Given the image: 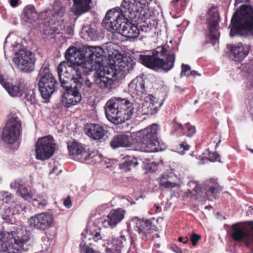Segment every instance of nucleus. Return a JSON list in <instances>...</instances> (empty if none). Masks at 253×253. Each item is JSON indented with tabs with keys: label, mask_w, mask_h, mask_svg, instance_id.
Returning <instances> with one entry per match:
<instances>
[{
	"label": "nucleus",
	"mask_w": 253,
	"mask_h": 253,
	"mask_svg": "<svg viewBox=\"0 0 253 253\" xmlns=\"http://www.w3.org/2000/svg\"><path fill=\"white\" fill-rule=\"evenodd\" d=\"M126 98L113 97L104 108L107 119L114 124H121L129 120L135 112V106Z\"/></svg>",
	"instance_id": "f257e3e1"
},
{
	"label": "nucleus",
	"mask_w": 253,
	"mask_h": 253,
	"mask_svg": "<svg viewBox=\"0 0 253 253\" xmlns=\"http://www.w3.org/2000/svg\"><path fill=\"white\" fill-rule=\"evenodd\" d=\"M86 67L84 64H75L72 62H63L60 63L57 68V73L62 86L66 90L71 87L70 82L76 84L75 86L82 87L84 80L82 72H90L91 66L88 64Z\"/></svg>",
	"instance_id": "f03ea898"
},
{
	"label": "nucleus",
	"mask_w": 253,
	"mask_h": 253,
	"mask_svg": "<svg viewBox=\"0 0 253 253\" xmlns=\"http://www.w3.org/2000/svg\"><path fill=\"white\" fill-rule=\"evenodd\" d=\"M175 58L173 53H168L165 47L162 46L158 47L152 55H140L139 60L149 68L155 70L161 69L168 72L173 68Z\"/></svg>",
	"instance_id": "7ed1b4c3"
},
{
	"label": "nucleus",
	"mask_w": 253,
	"mask_h": 253,
	"mask_svg": "<svg viewBox=\"0 0 253 253\" xmlns=\"http://www.w3.org/2000/svg\"><path fill=\"white\" fill-rule=\"evenodd\" d=\"M230 28V36H242V31L252 32L253 30V7L249 4L240 6L233 15Z\"/></svg>",
	"instance_id": "20e7f679"
},
{
	"label": "nucleus",
	"mask_w": 253,
	"mask_h": 253,
	"mask_svg": "<svg viewBox=\"0 0 253 253\" xmlns=\"http://www.w3.org/2000/svg\"><path fill=\"white\" fill-rule=\"evenodd\" d=\"M38 85L42 98L48 100L56 88L57 82L50 73L49 65L44 63L40 69L38 76Z\"/></svg>",
	"instance_id": "39448f33"
},
{
	"label": "nucleus",
	"mask_w": 253,
	"mask_h": 253,
	"mask_svg": "<svg viewBox=\"0 0 253 253\" xmlns=\"http://www.w3.org/2000/svg\"><path fill=\"white\" fill-rule=\"evenodd\" d=\"M2 226H0V241L4 252L8 253H18L24 250V245L29 241L28 236L20 237L13 232H5L2 230Z\"/></svg>",
	"instance_id": "423d86ee"
},
{
	"label": "nucleus",
	"mask_w": 253,
	"mask_h": 253,
	"mask_svg": "<svg viewBox=\"0 0 253 253\" xmlns=\"http://www.w3.org/2000/svg\"><path fill=\"white\" fill-rule=\"evenodd\" d=\"M21 133V123L16 117H10L3 127L1 138L10 148L17 149V141Z\"/></svg>",
	"instance_id": "0eeeda50"
},
{
	"label": "nucleus",
	"mask_w": 253,
	"mask_h": 253,
	"mask_svg": "<svg viewBox=\"0 0 253 253\" xmlns=\"http://www.w3.org/2000/svg\"><path fill=\"white\" fill-rule=\"evenodd\" d=\"M119 8L122 14L131 19L145 17L148 12V5L143 0H123Z\"/></svg>",
	"instance_id": "6e6552de"
},
{
	"label": "nucleus",
	"mask_w": 253,
	"mask_h": 253,
	"mask_svg": "<svg viewBox=\"0 0 253 253\" xmlns=\"http://www.w3.org/2000/svg\"><path fill=\"white\" fill-rule=\"evenodd\" d=\"M56 147L51 136L39 138L36 144V158L40 160L49 159L54 154Z\"/></svg>",
	"instance_id": "1a4fd4ad"
},
{
	"label": "nucleus",
	"mask_w": 253,
	"mask_h": 253,
	"mask_svg": "<svg viewBox=\"0 0 253 253\" xmlns=\"http://www.w3.org/2000/svg\"><path fill=\"white\" fill-rule=\"evenodd\" d=\"M13 61L18 68L23 72L30 73L34 70L36 61L35 55L26 48L15 51V57Z\"/></svg>",
	"instance_id": "9d476101"
},
{
	"label": "nucleus",
	"mask_w": 253,
	"mask_h": 253,
	"mask_svg": "<svg viewBox=\"0 0 253 253\" xmlns=\"http://www.w3.org/2000/svg\"><path fill=\"white\" fill-rule=\"evenodd\" d=\"M126 17L121 13L119 7H115L107 12L102 24L107 31L115 33L120 29L122 21Z\"/></svg>",
	"instance_id": "9b49d317"
},
{
	"label": "nucleus",
	"mask_w": 253,
	"mask_h": 253,
	"mask_svg": "<svg viewBox=\"0 0 253 253\" xmlns=\"http://www.w3.org/2000/svg\"><path fill=\"white\" fill-rule=\"evenodd\" d=\"M29 226L35 229L45 230L54 226V216L50 212H43L36 214L28 219Z\"/></svg>",
	"instance_id": "f8f14e48"
},
{
	"label": "nucleus",
	"mask_w": 253,
	"mask_h": 253,
	"mask_svg": "<svg viewBox=\"0 0 253 253\" xmlns=\"http://www.w3.org/2000/svg\"><path fill=\"white\" fill-rule=\"evenodd\" d=\"M86 59L84 64L88 67V64L91 66L90 72L96 70L102 65L104 58V50L99 46H86Z\"/></svg>",
	"instance_id": "ddd939ff"
},
{
	"label": "nucleus",
	"mask_w": 253,
	"mask_h": 253,
	"mask_svg": "<svg viewBox=\"0 0 253 253\" xmlns=\"http://www.w3.org/2000/svg\"><path fill=\"white\" fill-rule=\"evenodd\" d=\"M145 103L141 106L139 105L136 108L137 105L135 106V112L137 115H154L158 111L163 103L152 94H148L145 97Z\"/></svg>",
	"instance_id": "4468645a"
},
{
	"label": "nucleus",
	"mask_w": 253,
	"mask_h": 253,
	"mask_svg": "<svg viewBox=\"0 0 253 253\" xmlns=\"http://www.w3.org/2000/svg\"><path fill=\"white\" fill-rule=\"evenodd\" d=\"M135 62L129 57H123L120 60L117 59L112 65L114 70L113 76H116L120 78L124 77L135 65Z\"/></svg>",
	"instance_id": "2eb2a0df"
},
{
	"label": "nucleus",
	"mask_w": 253,
	"mask_h": 253,
	"mask_svg": "<svg viewBox=\"0 0 253 253\" xmlns=\"http://www.w3.org/2000/svg\"><path fill=\"white\" fill-rule=\"evenodd\" d=\"M86 47L78 48L75 46L70 47L66 51L65 56L66 62H72L75 64H84L86 59Z\"/></svg>",
	"instance_id": "dca6fc26"
},
{
	"label": "nucleus",
	"mask_w": 253,
	"mask_h": 253,
	"mask_svg": "<svg viewBox=\"0 0 253 253\" xmlns=\"http://www.w3.org/2000/svg\"><path fill=\"white\" fill-rule=\"evenodd\" d=\"M68 148L70 155L81 162L87 160L90 157V154L81 143L73 142L68 145Z\"/></svg>",
	"instance_id": "f3484780"
},
{
	"label": "nucleus",
	"mask_w": 253,
	"mask_h": 253,
	"mask_svg": "<svg viewBox=\"0 0 253 253\" xmlns=\"http://www.w3.org/2000/svg\"><path fill=\"white\" fill-rule=\"evenodd\" d=\"M81 87L75 86L73 88H70L68 92L64 93L62 98V104L66 107H70L76 105L82 100V96L79 92Z\"/></svg>",
	"instance_id": "a211bd4d"
},
{
	"label": "nucleus",
	"mask_w": 253,
	"mask_h": 253,
	"mask_svg": "<svg viewBox=\"0 0 253 253\" xmlns=\"http://www.w3.org/2000/svg\"><path fill=\"white\" fill-rule=\"evenodd\" d=\"M127 17H126L122 21L120 29L117 32V33H121L123 36L129 38L134 39L139 36L140 34L139 29L137 26L131 23L127 20Z\"/></svg>",
	"instance_id": "6ab92c4d"
},
{
	"label": "nucleus",
	"mask_w": 253,
	"mask_h": 253,
	"mask_svg": "<svg viewBox=\"0 0 253 253\" xmlns=\"http://www.w3.org/2000/svg\"><path fill=\"white\" fill-rule=\"evenodd\" d=\"M227 46L231 52V58L236 62H241L248 55L250 50L249 46L242 43L228 44Z\"/></svg>",
	"instance_id": "aec40b11"
},
{
	"label": "nucleus",
	"mask_w": 253,
	"mask_h": 253,
	"mask_svg": "<svg viewBox=\"0 0 253 253\" xmlns=\"http://www.w3.org/2000/svg\"><path fill=\"white\" fill-rule=\"evenodd\" d=\"M125 212L122 209L112 210L107 216L106 219L102 222L103 226L105 227H114L124 218Z\"/></svg>",
	"instance_id": "412c9836"
},
{
	"label": "nucleus",
	"mask_w": 253,
	"mask_h": 253,
	"mask_svg": "<svg viewBox=\"0 0 253 253\" xmlns=\"http://www.w3.org/2000/svg\"><path fill=\"white\" fill-rule=\"evenodd\" d=\"M137 232L140 238L143 240H148L152 239L151 234L154 229L151 222L148 219L139 220L136 223Z\"/></svg>",
	"instance_id": "4be33fe9"
},
{
	"label": "nucleus",
	"mask_w": 253,
	"mask_h": 253,
	"mask_svg": "<svg viewBox=\"0 0 253 253\" xmlns=\"http://www.w3.org/2000/svg\"><path fill=\"white\" fill-rule=\"evenodd\" d=\"M85 133L94 140H100L104 137L105 130L103 127L96 124H86L84 127Z\"/></svg>",
	"instance_id": "5701e85b"
},
{
	"label": "nucleus",
	"mask_w": 253,
	"mask_h": 253,
	"mask_svg": "<svg viewBox=\"0 0 253 253\" xmlns=\"http://www.w3.org/2000/svg\"><path fill=\"white\" fill-rule=\"evenodd\" d=\"M219 14L217 12H214L213 17L209 20V39L211 40V43L214 45L217 42L219 37L218 32Z\"/></svg>",
	"instance_id": "b1692460"
},
{
	"label": "nucleus",
	"mask_w": 253,
	"mask_h": 253,
	"mask_svg": "<svg viewBox=\"0 0 253 253\" xmlns=\"http://www.w3.org/2000/svg\"><path fill=\"white\" fill-rule=\"evenodd\" d=\"M4 88L11 97H16L24 94L26 86L22 80H19L14 84H5Z\"/></svg>",
	"instance_id": "393cba45"
},
{
	"label": "nucleus",
	"mask_w": 253,
	"mask_h": 253,
	"mask_svg": "<svg viewBox=\"0 0 253 253\" xmlns=\"http://www.w3.org/2000/svg\"><path fill=\"white\" fill-rule=\"evenodd\" d=\"M160 130L159 125L154 124L138 132L139 136L141 137L142 141H147L158 139L157 134Z\"/></svg>",
	"instance_id": "a878e982"
},
{
	"label": "nucleus",
	"mask_w": 253,
	"mask_h": 253,
	"mask_svg": "<svg viewBox=\"0 0 253 253\" xmlns=\"http://www.w3.org/2000/svg\"><path fill=\"white\" fill-rule=\"evenodd\" d=\"M128 91L132 94L141 95L145 91V84L141 78L133 79L128 86Z\"/></svg>",
	"instance_id": "bb28decb"
},
{
	"label": "nucleus",
	"mask_w": 253,
	"mask_h": 253,
	"mask_svg": "<svg viewBox=\"0 0 253 253\" xmlns=\"http://www.w3.org/2000/svg\"><path fill=\"white\" fill-rule=\"evenodd\" d=\"M72 11L76 15H81L90 9L89 4L91 0H73Z\"/></svg>",
	"instance_id": "cd10ccee"
},
{
	"label": "nucleus",
	"mask_w": 253,
	"mask_h": 253,
	"mask_svg": "<svg viewBox=\"0 0 253 253\" xmlns=\"http://www.w3.org/2000/svg\"><path fill=\"white\" fill-rule=\"evenodd\" d=\"M130 142L128 136L126 134L117 135L110 142V146L113 149L119 147H127L129 146Z\"/></svg>",
	"instance_id": "c85d7f7f"
},
{
	"label": "nucleus",
	"mask_w": 253,
	"mask_h": 253,
	"mask_svg": "<svg viewBox=\"0 0 253 253\" xmlns=\"http://www.w3.org/2000/svg\"><path fill=\"white\" fill-rule=\"evenodd\" d=\"M12 211L11 214H3L2 218L11 223L15 222V218L13 217L15 214L21 213L26 209V206L20 204H14L10 206Z\"/></svg>",
	"instance_id": "c756f323"
},
{
	"label": "nucleus",
	"mask_w": 253,
	"mask_h": 253,
	"mask_svg": "<svg viewBox=\"0 0 253 253\" xmlns=\"http://www.w3.org/2000/svg\"><path fill=\"white\" fill-rule=\"evenodd\" d=\"M24 18L27 22L31 23L35 21L38 18V14L36 11L35 7L32 5L27 6L24 10Z\"/></svg>",
	"instance_id": "7c9ffc66"
},
{
	"label": "nucleus",
	"mask_w": 253,
	"mask_h": 253,
	"mask_svg": "<svg viewBox=\"0 0 253 253\" xmlns=\"http://www.w3.org/2000/svg\"><path fill=\"white\" fill-rule=\"evenodd\" d=\"M159 185L161 187L167 189H172L177 185L170 179V176L167 173H164L159 178Z\"/></svg>",
	"instance_id": "2f4dec72"
},
{
	"label": "nucleus",
	"mask_w": 253,
	"mask_h": 253,
	"mask_svg": "<svg viewBox=\"0 0 253 253\" xmlns=\"http://www.w3.org/2000/svg\"><path fill=\"white\" fill-rule=\"evenodd\" d=\"M96 85L101 88H109L112 83V80L109 77L98 75L95 80Z\"/></svg>",
	"instance_id": "473e14b6"
},
{
	"label": "nucleus",
	"mask_w": 253,
	"mask_h": 253,
	"mask_svg": "<svg viewBox=\"0 0 253 253\" xmlns=\"http://www.w3.org/2000/svg\"><path fill=\"white\" fill-rule=\"evenodd\" d=\"M144 145V150L146 152H157L159 149L157 148L158 139L142 141Z\"/></svg>",
	"instance_id": "72a5a7b5"
},
{
	"label": "nucleus",
	"mask_w": 253,
	"mask_h": 253,
	"mask_svg": "<svg viewBox=\"0 0 253 253\" xmlns=\"http://www.w3.org/2000/svg\"><path fill=\"white\" fill-rule=\"evenodd\" d=\"M206 185L207 188H209L208 192L211 194H216L221 190V188L218 184L216 179L211 178L206 182Z\"/></svg>",
	"instance_id": "f704fd0d"
},
{
	"label": "nucleus",
	"mask_w": 253,
	"mask_h": 253,
	"mask_svg": "<svg viewBox=\"0 0 253 253\" xmlns=\"http://www.w3.org/2000/svg\"><path fill=\"white\" fill-rule=\"evenodd\" d=\"M138 164L136 159L128 158L124 162L121 163L120 165V168L121 169H124L125 171L129 170L131 167H135Z\"/></svg>",
	"instance_id": "c9c22d12"
},
{
	"label": "nucleus",
	"mask_w": 253,
	"mask_h": 253,
	"mask_svg": "<svg viewBox=\"0 0 253 253\" xmlns=\"http://www.w3.org/2000/svg\"><path fill=\"white\" fill-rule=\"evenodd\" d=\"M84 237V240L82 241L80 245V248L82 252L84 253H100L98 251L94 250L92 248L88 247L91 245V243H87L86 237Z\"/></svg>",
	"instance_id": "e433bc0d"
},
{
	"label": "nucleus",
	"mask_w": 253,
	"mask_h": 253,
	"mask_svg": "<svg viewBox=\"0 0 253 253\" xmlns=\"http://www.w3.org/2000/svg\"><path fill=\"white\" fill-rule=\"evenodd\" d=\"M125 234H127L126 231H125V233L122 232L119 237L113 238L112 240V244L113 245L118 247L119 248L123 247L126 242Z\"/></svg>",
	"instance_id": "4c0bfd02"
},
{
	"label": "nucleus",
	"mask_w": 253,
	"mask_h": 253,
	"mask_svg": "<svg viewBox=\"0 0 253 253\" xmlns=\"http://www.w3.org/2000/svg\"><path fill=\"white\" fill-rule=\"evenodd\" d=\"M177 125L184 131V133L188 137H191L196 132L195 127L189 123L186 124L184 126H182L180 124H178Z\"/></svg>",
	"instance_id": "58836bf2"
},
{
	"label": "nucleus",
	"mask_w": 253,
	"mask_h": 253,
	"mask_svg": "<svg viewBox=\"0 0 253 253\" xmlns=\"http://www.w3.org/2000/svg\"><path fill=\"white\" fill-rule=\"evenodd\" d=\"M20 196L25 200H29L34 197L35 191L33 190L29 191L27 188L23 187L22 185L18 190Z\"/></svg>",
	"instance_id": "ea45409f"
},
{
	"label": "nucleus",
	"mask_w": 253,
	"mask_h": 253,
	"mask_svg": "<svg viewBox=\"0 0 253 253\" xmlns=\"http://www.w3.org/2000/svg\"><path fill=\"white\" fill-rule=\"evenodd\" d=\"M87 236L86 237V241L87 243H90V241L91 239H93L94 241L96 242L98 240L101 239L100 234L99 232L95 233V235H93L91 234L90 232L88 231H85L84 233H83L82 234V241L84 240V237Z\"/></svg>",
	"instance_id": "a19ab883"
},
{
	"label": "nucleus",
	"mask_w": 253,
	"mask_h": 253,
	"mask_svg": "<svg viewBox=\"0 0 253 253\" xmlns=\"http://www.w3.org/2000/svg\"><path fill=\"white\" fill-rule=\"evenodd\" d=\"M32 204L34 207H36L38 208H43L46 206L47 204V197L41 198L38 197V198H35L33 200Z\"/></svg>",
	"instance_id": "79ce46f5"
},
{
	"label": "nucleus",
	"mask_w": 253,
	"mask_h": 253,
	"mask_svg": "<svg viewBox=\"0 0 253 253\" xmlns=\"http://www.w3.org/2000/svg\"><path fill=\"white\" fill-rule=\"evenodd\" d=\"M24 94H25L24 98L30 104H31L36 102L35 92L33 89H28L26 87Z\"/></svg>",
	"instance_id": "37998d69"
},
{
	"label": "nucleus",
	"mask_w": 253,
	"mask_h": 253,
	"mask_svg": "<svg viewBox=\"0 0 253 253\" xmlns=\"http://www.w3.org/2000/svg\"><path fill=\"white\" fill-rule=\"evenodd\" d=\"M0 197L3 202L7 204L12 203L14 201V199L13 195L7 192H0Z\"/></svg>",
	"instance_id": "c03bdc74"
},
{
	"label": "nucleus",
	"mask_w": 253,
	"mask_h": 253,
	"mask_svg": "<svg viewBox=\"0 0 253 253\" xmlns=\"http://www.w3.org/2000/svg\"><path fill=\"white\" fill-rule=\"evenodd\" d=\"M208 156L211 162H220V156L216 152L209 153Z\"/></svg>",
	"instance_id": "a18cd8bd"
},
{
	"label": "nucleus",
	"mask_w": 253,
	"mask_h": 253,
	"mask_svg": "<svg viewBox=\"0 0 253 253\" xmlns=\"http://www.w3.org/2000/svg\"><path fill=\"white\" fill-rule=\"evenodd\" d=\"M181 76H187V77H189V73L188 74H187L186 73L188 72V71H190V67L187 65V64H182V66H181Z\"/></svg>",
	"instance_id": "49530a36"
},
{
	"label": "nucleus",
	"mask_w": 253,
	"mask_h": 253,
	"mask_svg": "<svg viewBox=\"0 0 253 253\" xmlns=\"http://www.w3.org/2000/svg\"><path fill=\"white\" fill-rule=\"evenodd\" d=\"M84 30L87 33V36L90 39H92L94 37L95 31L93 29L90 28V27L86 26L84 27Z\"/></svg>",
	"instance_id": "de8ad7c7"
},
{
	"label": "nucleus",
	"mask_w": 253,
	"mask_h": 253,
	"mask_svg": "<svg viewBox=\"0 0 253 253\" xmlns=\"http://www.w3.org/2000/svg\"><path fill=\"white\" fill-rule=\"evenodd\" d=\"M83 86L84 87L86 88V91H88L91 89L93 88V87L94 86V84L93 83L91 82L89 79H86L84 82V84L82 85V86Z\"/></svg>",
	"instance_id": "09e8293b"
},
{
	"label": "nucleus",
	"mask_w": 253,
	"mask_h": 253,
	"mask_svg": "<svg viewBox=\"0 0 253 253\" xmlns=\"http://www.w3.org/2000/svg\"><path fill=\"white\" fill-rule=\"evenodd\" d=\"M201 236L195 233L192 234L190 237V239L192 242V244L193 246H195L197 243V242L200 239Z\"/></svg>",
	"instance_id": "8fccbe9b"
},
{
	"label": "nucleus",
	"mask_w": 253,
	"mask_h": 253,
	"mask_svg": "<svg viewBox=\"0 0 253 253\" xmlns=\"http://www.w3.org/2000/svg\"><path fill=\"white\" fill-rule=\"evenodd\" d=\"M21 183H22V181L21 180H15L11 183L10 187L12 188H14V189L17 188V189L18 190L19 188H20L21 187V186L22 185Z\"/></svg>",
	"instance_id": "3c124183"
},
{
	"label": "nucleus",
	"mask_w": 253,
	"mask_h": 253,
	"mask_svg": "<svg viewBox=\"0 0 253 253\" xmlns=\"http://www.w3.org/2000/svg\"><path fill=\"white\" fill-rule=\"evenodd\" d=\"M158 145H157V148H158L159 152L164 151L167 148V145L165 143L163 142H160L158 140Z\"/></svg>",
	"instance_id": "603ef678"
},
{
	"label": "nucleus",
	"mask_w": 253,
	"mask_h": 253,
	"mask_svg": "<svg viewBox=\"0 0 253 253\" xmlns=\"http://www.w3.org/2000/svg\"><path fill=\"white\" fill-rule=\"evenodd\" d=\"M64 205L65 207L70 208L71 206L72 203L70 197H68L64 201Z\"/></svg>",
	"instance_id": "864d4df0"
},
{
	"label": "nucleus",
	"mask_w": 253,
	"mask_h": 253,
	"mask_svg": "<svg viewBox=\"0 0 253 253\" xmlns=\"http://www.w3.org/2000/svg\"><path fill=\"white\" fill-rule=\"evenodd\" d=\"M190 146L186 142H182L179 144V148H182L184 151L189 150Z\"/></svg>",
	"instance_id": "5fc2aeb1"
},
{
	"label": "nucleus",
	"mask_w": 253,
	"mask_h": 253,
	"mask_svg": "<svg viewBox=\"0 0 253 253\" xmlns=\"http://www.w3.org/2000/svg\"><path fill=\"white\" fill-rule=\"evenodd\" d=\"M19 0H10V5L12 7H15L17 6Z\"/></svg>",
	"instance_id": "6e6d98bb"
},
{
	"label": "nucleus",
	"mask_w": 253,
	"mask_h": 253,
	"mask_svg": "<svg viewBox=\"0 0 253 253\" xmlns=\"http://www.w3.org/2000/svg\"><path fill=\"white\" fill-rule=\"evenodd\" d=\"M178 241L180 242H182L184 244H186L188 242V239L187 237H185L184 238L179 237L178 239Z\"/></svg>",
	"instance_id": "4d7b16f0"
},
{
	"label": "nucleus",
	"mask_w": 253,
	"mask_h": 253,
	"mask_svg": "<svg viewBox=\"0 0 253 253\" xmlns=\"http://www.w3.org/2000/svg\"><path fill=\"white\" fill-rule=\"evenodd\" d=\"M12 212V209H11V207H10L8 208L5 209L3 214H4V215H6V214H11ZM2 215H3V214H2Z\"/></svg>",
	"instance_id": "13d9d810"
},
{
	"label": "nucleus",
	"mask_w": 253,
	"mask_h": 253,
	"mask_svg": "<svg viewBox=\"0 0 253 253\" xmlns=\"http://www.w3.org/2000/svg\"><path fill=\"white\" fill-rule=\"evenodd\" d=\"M189 74V76H192L194 77H196V76H201L200 74L198 73L197 71H194V70L190 71V73Z\"/></svg>",
	"instance_id": "bf43d9fd"
},
{
	"label": "nucleus",
	"mask_w": 253,
	"mask_h": 253,
	"mask_svg": "<svg viewBox=\"0 0 253 253\" xmlns=\"http://www.w3.org/2000/svg\"><path fill=\"white\" fill-rule=\"evenodd\" d=\"M0 84L3 86V87H4V85L5 84H9V83H6L3 78L2 77V76H0Z\"/></svg>",
	"instance_id": "052dcab7"
},
{
	"label": "nucleus",
	"mask_w": 253,
	"mask_h": 253,
	"mask_svg": "<svg viewBox=\"0 0 253 253\" xmlns=\"http://www.w3.org/2000/svg\"><path fill=\"white\" fill-rule=\"evenodd\" d=\"M57 170V168L56 167H54L52 168V169L49 172V174H51L52 173L55 172V171Z\"/></svg>",
	"instance_id": "680f3d73"
},
{
	"label": "nucleus",
	"mask_w": 253,
	"mask_h": 253,
	"mask_svg": "<svg viewBox=\"0 0 253 253\" xmlns=\"http://www.w3.org/2000/svg\"><path fill=\"white\" fill-rule=\"evenodd\" d=\"M113 253H121V248L116 249Z\"/></svg>",
	"instance_id": "e2e57ef3"
},
{
	"label": "nucleus",
	"mask_w": 253,
	"mask_h": 253,
	"mask_svg": "<svg viewBox=\"0 0 253 253\" xmlns=\"http://www.w3.org/2000/svg\"><path fill=\"white\" fill-rule=\"evenodd\" d=\"M193 190H194L196 193L198 192V187L197 185H196L195 188L193 189Z\"/></svg>",
	"instance_id": "0e129e2a"
},
{
	"label": "nucleus",
	"mask_w": 253,
	"mask_h": 253,
	"mask_svg": "<svg viewBox=\"0 0 253 253\" xmlns=\"http://www.w3.org/2000/svg\"><path fill=\"white\" fill-rule=\"evenodd\" d=\"M211 208V207L210 206H208L205 207V209H207L208 210H210Z\"/></svg>",
	"instance_id": "69168bd1"
},
{
	"label": "nucleus",
	"mask_w": 253,
	"mask_h": 253,
	"mask_svg": "<svg viewBox=\"0 0 253 253\" xmlns=\"http://www.w3.org/2000/svg\"><path fill=\"white\" fill-rule=\"evenodd\" d=\"M20 44H19V43H17L15 45H14L13 47H18V46H20Z\"/></svg>",
	"instance_id": "338daca9"
},
{
	"label": "nucleus",
	"mask_w": 253,
	"mask_h": 253,
	"mask_svg": "<svg viewBox=\"0 0 253 253\" xmlns=\"http://www.w3.org/2000/svg\"><path fill=\"white\" fill-rule=\"evenodd\" d=\"M221 141L220 140H219L218 141V142L216 143V147H217L218 146V145L219 144V143H220Z\"/></svg>",
	"instance_id": "774afa93"
}]
</instances>
